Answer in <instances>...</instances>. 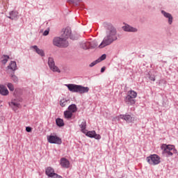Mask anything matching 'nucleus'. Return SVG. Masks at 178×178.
I'll use <instances>...</instances> for the list:
<instances>
[{"instance_id":"nucleus-1","label":"nucleus","mask_w":178,"mask_h":178,"mask_svg":"<svg viewBox=\"0 0 178 178\" xmlns=\"http://www.w3.org/2000/svg\"><path fill=\"white\" fill-rule=\"evenodd\" d=\"M116 40H118V36H116V29L111 27L107 33L106 37L104 38L102 43L99 45V48H105V47L111 45V43L113 42V41H116Z\"/></svg>"},{"instance_id":"nucleus-2","label":"nucleus","mask_w":178,"mask_h":178,"mask_svg":"<svg viewBox=\"0 0 178 178\" xmlns=\"http://www.w3.org/2000/svg\"><path fill=\"white\" fill-rule=\"evenodd\" d=\"M65 86L67 87L69 91L71 92H79V94H86L90 91V88L81 86L80 85H76L73 83L65 84Z\"/></svg>"},{"instance_id":"nucleus-3","label":"nucleus","mask_w":178,"mask_h":178,"mask_svg":"<svg viewBox=\"0 0 178 178\" xmlns=\"http://www.w3.org/2000/svg\"><path fill=\"white\" fill-rule=\"evenodd\" d=\"M53 44L58 48H66L69 47V42L64 38L56 37L53 40Z\"/></svg>"},{"instance_id":"nucleus-4","label":"nucleus","mask_w":178,"mask_h":178,"mask_svg":"<svg viewBox=\"0 0 178 178\" xmlns=\"http://www.w3.org/2000/svg\"><path fill=\"white\" fill-rule=\"evenodd\" d=\"M146 160L149 165H155L161 163V157H159L158 154H151L149 156L147 157Z\"/></svg>"},{"instance_id":"nucleus-5","label":"nucleus","mask_w":178,"mask_h":178,"mask_svg":"<svg viewBox=\"0 0 178 178\" xmlns=\"http://www.w3.org/2000/svg\"><path fill=\"white\" fill-rule=\"evenodd\" d=\"M161 149L164 152V154H167L168 156H172L173 152H175V146L170 145H163Z\"/></svg>"},{"instance_id":"nucleus-6","label":"nucleus","mask_w":178,"mask_h":178,"mask_svg":"<svg viewBox=\"0 0 178 178\" xmlns=\"http://www.w3.org/2000/svg\"><path fill=\"white\" fill-rule=\"evenodd\" d=\"M47 140L50 144H58L60 145L62 144V139L57 136H47Z\"/></svg>"},{"instance_id":"nucleus-7","label":"nucleus","mask_w":178,"mask_h":178,"mask_svg":"<svg viewBox=\"0 0 178 178\" xmlns=\"http://www.w3.org/2000/svg\"><path fill=\"white\" fill-rule=\"evenodd\" d=\"M48 65L52 72H57V73H60V70H59V68L55 65V61H54L53 58H49Z\"/></svg>"},{"instance_id":"nucleus-8","label":"nucleus","mask_w":178,"mask_h":178,"mask_svg":"<svg viewBox=\"0 0 178 178\" xmlns=\"http://www.w3.org/2000/svg\"><path fill=\"white\" fill-rule=\"evenodd\" d=\"M45 173L48 177H58V174L55 173V170L52 167H47Z\"/></svg>"},{"instance_id":"nucleus-9","label":"nucleus","mask_w":178,"mask_h":178,"mask_svg":"<svg viewBox=\"0 0 178 178\" xmlns=\"http://www.w3.org/2000/svg\"><path fill=\"white\" fill-rule=\"evenodd\" d=\"M85 134H86V136H87L88 137H90V138H95L96 140H101V135L97 134L95 131H86V133Z\"/></svg>"},{"instance_id":"nucleus-10","label":"nucleus","mask_w":178,"mask_h":178,"mask_svg":"<svg viewBox=\"0 0 178 178\" xmlns=\"http://www.w3.org/2000/svg\"><path fill=\"white\" fill-rule=\"evenodd\" d=\"M63 33L62 34V37L64 40H67V38H70L72 35V29L70 27H67L63 30Z\"/></svg>"},{"instance_id":"nucleus-11","label":"nucleus","mask_w":178,"mask_h":178,"mask_svg":"<svg viewBox=\"0 0 178 178\" xmlns=\"http://www.w3.org/2000/svg\"><path fill=\"white\" fill-rule=\"evenodd\" d=\"M124 102L128 105L129 106H132L133 105L136 104V99L131 97L129 96H126L124 98Z\"/></svg>"},{"instance_id":"nucleus-12","label":"nucleus","mask_w":178,"mask_h":178,"mask_svg":"<svg viewBox=\"0 0 178 178\" xmlns=\"http://www.w3.org/2000/svg\"><path fill=\"white\" fill-rule=\"evenodd\" d=\"M120 119L126 120L127 123H131V122H134V118L131 117L130 115H120Z\"/></svg>"},{"instance_id":"nucleus-13","label":"nucleus","mask_w":178,"mask_h":178,"mask_svg":"<svg viewBox=\"0 0 178 178\" xmlns=\"http://www.w3.org/2000/svg\"><path fill=\"white\" fill-rule=\"evenodd\" d=\"M122 29L124 30V31H128L130 33H137L138 31L137 29L131 27L128 24H125L124 26H122Z\"/></svg>"},{"instance_id":"nucleus-14","label":"nucleus","mask_w":178,"mask_h":178,"mask_svg":"<svg viewBox=\"0 0 178 178\" xmlns=\"http://www.w3.org/2000/svg\"><path fill=\"white\" fill-rule=\"evenodd\" d=\"M0 94L3 96L9 95V90H8L6 86L0 85Z\"/></svg>"},{"instance_id":"nucleus-15","label":"nucleus","mask_w":178,"mask_h":178,"mask_svg":"<svg viewBox=\"0 0 178 178\" xmlns=\"http://www.w3.org/2000/svg\"><path fill=\"white\" fill-rule=\"evenodd\" d=\"M60 165L62 168H65L67 169L70 166V162L67 159L63 158L60 159Z\"/></svg>"},{"instance_id":"nucleus-16","label":"nucleus","mask_w":178,"mask_h":178,"mask_svg":"<svg viewBox=\"0 0 178 178\" xmlns=\"http://www.w3.org/2000/svg\"><path fill=\"white\" fill-rule=\"evenodd\" d=\"M31 48L32 49H34L35 52L40 56H45V53H44V50L39 49L37 45L32 46Z\"/></svg>"},{"instance_id":"nucleus-17","label":"nucleus","mask_w":178,"mask_h":178,"mask_svg":"<svg viewBox=\"0 0 178 178\" xmlns=\"http://www.w3.org/2000/svg\"><path fill=\"white\" fill-rule=\"evenodd\" d=\"M161 13L165 17H167V19H168L169 24H171L173 22V17H172V15L165 12L164 10H162Z\"/></svg>"},{"instance_id":"nucleus-18","label":"nucleus","mask_w":178,"mask_h":178,"mask_svg":"<svg viewBox=\"0 0 178 178\" xmlns=\"http://www.w3.org/2000/svg\"><path fill=\"white\" fill-rule=\"evenodd\" d=\"M7 67H8V69H10V70L15 72V70H16V69H17V65L16 64V62L11 61Z\"/></svg>"},{"instance_id":"nucleus-19","label":"nucleus","mask_w":178,"mask_h":178,"mask_svg":"<svg viewBox=\"0 0 178 178\" xmlns=\"http://www.w3.org/2000/svg\"><path fill=\"white\" fill-rule=\"evenodd\" d=\"M127 96H129V97H131V98H134V99H136V98H137V93H136V92L134 91V90H129V91L127 92Z\"/></svg>"},{"instance_id":"nucleus-20","label":"nucleus","mask_w":178,"mask_h":178,"mask_svg":"<svg viewBox=\"0 0 178 178\" xmlns=\"http://www.w3.org/2000/svg\"><path fill=\"white\" fill-rule=\"evenodd\" d=\"M68 111H70V112H72V113H74L75 112H77V106H76V104H71L68 107Z\"/></svg>"},{"instance_id":"nucleus-21","label":"nucleus","mask_w":178,"mask_h":178,"mask_svg":"<svg viewBox=\"0 0 178 178\" xmlns=\"http://www.w3.org/2000/svg\"><path fill=\"white\" fill-rule=\"evenodd\" d=\"M79 126L81 129L82 133H83V134L87 133V130H86V127L87 126V122L86 121L83 120Z\"/></svg>"},{"instance_id":"nucleus-22","label":"nucleus","mask_w":178,"mask_h":178,"mask_svg":"<svg viewBox=\"0 0 178 178\" xmlns=\"http://www.w3.org/2000/svg\"><path fill=\"white\" fill-rule=\"evenodd\" d=\"M18 13L16 11H11L10 13V16L8 17L9 19H11V20H15L17 17Z\"/></svg>"},{"instance_id":"nucleus-23","label":"nucleus","mask_w":178,"mask_h":178,"mask_svg":"<svg viewBox=\"0 0 178 178\" xmlns=\"http://www.w3.org/2000/svg\"><path fill=\"white\" fill-rule=\"evenodd\" d=\"M64 116L65 119H72V116H73V113L70 111H66L64 112Z\"/></svg>"},{"instance_id":"nucleus-24","label":"nucleus","mask_w":178,"mask_h":178,"mask_svg":"<svg viewBox=\"0 0 178 178\" xmlns=\"http://www.w3.org/2000/svg\"><path fill=\"white\" fill-rule=\"evenodd\" d=\"M56 123L59 127H63V126H65V122H63V120L60 118H57L56 120Z\"/></svg>"},{"instance_id":"nucleus-25","label":"nucleus","mask_w":178,"mask_h":178,"mask_svg":"<svg viewBox=\"0 0 178 178\" xmlns=\"http://www.w3.org/2000/svg\"><path fill=\"white\" fill-rule=\"evenodd\" d=\"M8 60H9V56L3 55L1 56V63L3 65H6V63H8Z\"/></svg>"},{"instance_id":"nucleus-26","label":"nucleus","mask_w":178,"mask_h":178,"mask_svg":"<svg viewBox=\"0 0 178 178\" xmlns=\"http://www.w3.org/2000/svg\"><path fill=\"white\" fill-rule=\"evenodd\" d=\"M81 47L83 49H89V48H91V44H90V42H86L85 43H83L81 44Z\"/></svg>"},{"instance_id":"nucleus-27","label":"nucleus","mask_w":178,"mask_h":178,"mask_svg":"<svg viewBox=\"0 0 178 178\" xmlns=\"http://www.w3.org/2000/svg\"><path fill=\"white\" fill-rule=\"evenodd\" d=\"M99 48V46H98V42L96 40H94L92 42H90V48Z\"/></svg>"},{"instance_id":"nucleus-28","label":"nucleus","mask_w":178,"mask_h":178,"mask_svg":"<svg viewBox=\"0 0 178 178\" xmlns=\"http://www.w3.org/2000/svg\"><path fill=\"white\" fill-rule=\"evenodd\" d=\"M67 104V100L66 99H62L60 101V105L62 106V108H64V106H66V104Z\"/></svg>"},{"instance_id":"nucleus-29","label":"nucleus","mask_w":178,"mask_h":178,"mask_svg":"<svg viewBox=\"0 0 178 178\" xmlns=\"http://www.w3.org/2000/svg\"><path fill=\"white\" fill-rule=\"evenodd\" d=\"M7 87L10 91H14L15 90V86H13V84L9 83L7 84Z\"/></svg>"},{"instance_id":"nucleus-30","label":"nucleus","mask_w":178,"mask_h":178,"mask_svg":"<svg viewBox=\"0 0 178 178\" xmlns=\"http://www.w3.org/2000/svg\"><path fill=\"white\" fill-rule=\"evenodd\" d=\"M106 59V54H103L102 56H100L99 58L97 59V62H102V60H105Z\"/></svg>"},{"instance_id":"nucleus-31","label":"nucleus","mask_w":178,"mask_h":178,"mask_svg":"<svg viewBox=\"0 0 178 178\" xmlns=\"http://www.w3.org/2000/svg\"><path fill=\"white\" fill-rule=\"evenodd\" d=\"M11 80H13L14 83H17L19 81V78H17L16 75L13 74L11 75Z\"/></svg>"},{"instance_id":"nucleus-32","label":"nucleus","mask_w":178,"mask_h":178,"mask_svg":"<svg viewBox=\"0 0 178 178\" xmlns=\"http://www.w3.org/2000/svg\"><path fill=\"white\" fill-rule=\"evenodd\" d=\"M10 105L15 106V108H20V104L16 102H11Z\"/></svg>"},{"instance_id":"nucleus-33","label":"nucleus","mask_w":178,"mask_h":178,"mask_svg":"<svg viewBox=\"0 0 178 178\" xmlns=\"http://www.w3.org/2000/svg\"><path fill=\"white\" fill-rule=\"evenodd\" d=\"M97 63H99L97 60L91 63L89 66H90V67H92L95 66V65H97Z\"/></svg>"},{"instance_id":"nucleus-34","label":"nucleus","mask_w":178,"mask_h":178,"mask_svg":"<svg viewBox=\"0 0 178 178\" xmlns=\"http://www.w3.org/2000/svg\"><path fill=\"white\" fill-rule=\"evenodd\" d=\"M48 34H49V29H47L43 33V35H48Z\"/></svg>"},{"instance_id":"nucleus-35","label":"nucleus","mask_w":178,"mask_h":178,"mask_svg":"<svg viewBox=\"0 0 178 178\" xmlns=\"http://www.w3.org/2000/svg\"><path fill=\"white\" fill-rule=\"evenodd\" d=\"M26 131H27V133L31 132V127H26Z\"/></svg>"},{"instance_id":"nucleus-36","label":"nucleus","mask_w":178,"mask_h":178,"mask_svg":"<svg viewBox=\"0 0 178 178\" xmlns=\"http://www.w3.org/2000/svg\"><path fill=\"white\" fill-rule=\"evenodd\" d=\"M105 69H106L105 67H102V69H101V72H102V73H104V72H105Z\"/></svg>"},{"instance_id":"nucleus-37","label":"nucleus","mask_w":178,"mask_h":178,"mask_svg":"<svg viewBox=\"0 0 178 178\" xmlns=\"http://www.w3.org/2000/svg\"><path fill=\"white\" fill-rule=\"evenodd\" d=\"M149 79L152 81H155V77L152 76V77H149Z\"/></svg>"},{"instance_id":"nucleus-38","label":"nucleus","mask_w":178,"mask_h":178,"mask_svg":"<svg viewBox=\"0 0 178 178\" xmlns=\"http://www.w3.org/2000/svg\"><path fill=\"white\" fill-rule=\"evenodd\" d=\"M70 2H72V3H74L76 2V0H68Z\"/></svg>"},{"instance_id":"nucleus-39","label":"nucleus","mask_w":178,"mask_h":178,"mask_svg":"<svg viewBox=\"0 0 178 178\" xmlns=\"http://www.w3.org/2000/svg\"><path fill=\"white\" fill-rule=\"evenodd\" d=\"M54 178H63L61 176L58 175V177H55Z\"/></svg>"},{"instance_id":"nucleus-40","label":"nucleus","mask_w":178,"mask_h":178,"mask_svg":"<svg viewBox=\"0 0 178 178\" xmlns=\"http://www.w3.org/2000/svg\"><path fill=\"white\" fill-rule=\"evenodd\" d=\"M17 108H13L14 111H16Z\"/></svg>"}]
</instances>
